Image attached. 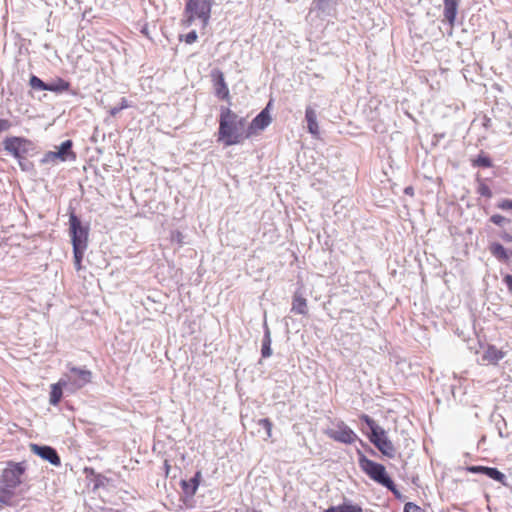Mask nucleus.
<instances>
[{"label":"nucleus","mask_w":512,"mask_h":512,"mask_svg":"<svg viewBox=\"0 0 512 512\" xmlns=\"http://www.w3.org/2000/svg\"><path fill=\"white\" fill-rule=\"evenodd\" d=\"M249 139L247 121L230 108L222 107L219 117L217 141L225 146L243 143Z\"/></svg>","instance_id":"obj_1"},{"label":"nucleus","mask_w":512,"mask_h":512,"mask_svg":"<svg viewBox=\"0 0 512 512\" xmlns=\"http://www.w3.org/2000/svg\"><path fill=\"white\" fill-rule=\"evenodd\" d=\"M27 465L25 461H8L0 475V503L13 506L14 491L25 480Z\"/></svg>","instance_id":"obj_2"},{"label":"nucleus","mask_w":512,"mask_h":512,"mask_svg":"<svg viewBox=\"0 0 512 512\" xmlns=\"http://www.w3.org/2000/svg\"><path fill=\"white\" fill-rule=\"evenodd\" d=\"M359 420L364 423L369 431L364 432L369 441L374 447L384 456L389 459L395 458L397 449L389 439L387 432L384 428L377 424V422L367 414H361Z\"/></svg>","instance_id":"obj_3"},{"label":"nucleus","mask_w":512,"mask_h":512,"mask_svg":"<svg viewBox=\"0 0 512 512\" xmlns=\"http://www.w3.org/2000/svg\"><path fill=\"white\" fill-rule=\"evenodd\" d=\"M214 0H187L184 8V17L181 26L189 28L196 20L202 28L209 25Z\"/></svg>","instance_id":"obj_4"},{"label":"nucleus","mask_w":512,"mask_h":512,"mask_svg":"<svg viewBox=\"0 0 512 512\" xmlns=\"http://www.w3.org/2000/svg\"><path fill=\"white\" fill-rule=\"evenodd\" d=\"M358 464L360 469L374 482L383 486L390 479V475L386 471L383 464L369 459L362 450L357 449Z\"/></svg>","instance_id":"obj_5"},{"label":"nucleus","mask_w":512,"mask_h":512,"mask_svg":"<svg viewBox=\"0 0 512 512\" xmlns=\"http://www.w3.org/2000/svg\"><path fill=\"white\" fill-rule=\"evenodd\" d=\"M69 234L73 247H88L89 227L82 226L75 213L69 215Z\"/></svg>","instance_id":"obj_6"},{"label":"nucleus","mask_w":512,"mask_h":512,"mask_svg":"<svg viewBox=\"0 0 512 512\" xmlns=\"http://www.w3.org/2000/svg\"><path fill=\"white\" fill-rule=\"evenodd\" d=\"M4 150L16 159L25 158L32 142L26 138L18 136L6 137L3 141Z\"/></svg>","instance_id":"obj_7"},{"label":"nucleus","mask_w":512,"mask_h":512,"mask_svg":"<svg viewBox=\"0 0 512 512\" xmlns=\"http://www.w3.org/2000/svg\"><path fill=\"white\" fill-rule=\"evenodd\" d=\"M336 426L337 429H329L326 432L327 436L334 441L343 444H352L360 440L357 434L343 421H340Z\"/></svg>","instance_id":"obj_8"},{"label":"nucleus","mask_w":512,"mask_h":512,"mask_svg":"<svg viewBox=\"0 0 512 512\" xmlns=\"http://www.w3.org/2000/svg\"><path fill=\"white\" fill-rule=\"evenodd\" d=\"M271 106L272 104L269 102L267 106L247 126L249 138L259 135L267 126L270 125L272 121L270 114Z\"/></svg>","instance_id":"obj_9"},{"label":"nucleus","mask_w":512,"mask_h":512,"mask_svg":"<svg viewBox=\"0 0 512 512\" xmlns=\"http://www.w3.org/2000/svg\"><path fill=\"white\" fill-rule=\"evenodd\" d=\"M211 78L215 95L221 100H230L229 88L225 82L224 74L219 69H214L211 72Z\"/></svg>","instance_id":"obj_10"},{"label":"nucleus","mask_w":512,"mask_h":512,"mask_svg":"<svg viewBox=\"0 0 512 512\" xmlns=\"http://www.w3.org/2000/svg\"><path fill=\"white\" fill-rule=\"evenodd\" d=\"M30 450L41 457L42 459L50 462L54 466L61 465V459L56 450L50 446H39L37 444H30Z\"/></svg>","instance_id":"obj_11"},{"label":"nucleus","mask_w":512,"mask_h":512,"mask_svg":"<svg viewBox=\"0 0 512 512\" xmlns=\"http://www.w3.org/2000/svg\"><path fill=\"white\" fill-rule=\"evenodd\" d=\"M70 372L73 373L76 377L74 379H69L68 381H70L76 389L84 387L92 380V372L90 370L71 367Z\"/></svg>","instance_id":"obj_12"},{"label":"nucleus","mask_w":512,"mask_h":512,"mask_svg":"<svg viewBox=\"0 0 512 512\" xmlns=\"http://www.w3.org/2000/svg\"><path fill=\"white\" fill-rule=\"evenodd\" d=\"M202 472L198 470L190 480H181L180 487L183 493L188 497H193L201 483Z\"/></svg>","instance_id":"obj_13"},{"label":"nucleus","mask_w":512,"mask_h":512,"mask_svg":"<svg viewBox=\"0 0 512 512\" xmlns=\"http://www.w3.org/2000/svg\"><path fill=\"white\" fill-rule=\"evenodd\" d=\"M305 121L307 123V131L316 139L320 138V129L317 121V113L311 106L306 107Z\"/></svg>","instance_id":"obj_14"},{"label":"nucleus","mask_w":512,"mask_h":512,"mask_svg":"<svg viewBox=\"0 0 512 512\" xmlns=\"http://www.w3.org/2000/svg\"><path fill=\"white\" fill-rule=\"evenodd\" d=\"M460 1L461 0H443L444 20L447 21L451 27H453L455 25Z\"/></svg>","instance_id":"obj_15"},{"label":"nucleus","mask_w":512,"mask_h":512,"mask_svg":"<svg viewBox=\"0 0 512 512\" xmlns=\"http://www.w3.org/2000/svg\"><path fill=\"white\" fill-rule=\"evenodd\" d=\"M68 384V380L60 379L57 383H53L50 386L49 403L53 406H57L63 396V388Z\"/></svg>","instance_id":"obj_16"},{"label":"nucleus","mask_w":512,"mask_h":512,"mask_svg":"<svg viewBox=\"0 0 512 512\" xmlns=\"http://www.w3.org/2000/svg\"><path fill=\"white\" fill-rule=\"evenodd\" d=\"M339 0H313L314 8L324 16H332Z\"/></svg>","instance_id":"obj_17"},{"label":"nucleus","mask_w":512,"mask_h":512,"mask_svg":"<svg viewBox=\"0 0 512 512\" xmlns=\"http://www.w3.org/2000/svg\"><path fill=\"white\" fill-rule=\"evenodd\" d=\"M490 253L501 263L508 264L510 261V255L512 256V250L510 254L508 250L499 242H493L489 246Z\"/></svg>","instance_id":"obj_18"},{"label":"nucleus","mask_w":512,"mask_h":512,"mask_svg":"<svg viewBox=\"0 0 512 512\" xmlns=\"http://www.w3.org/2000/svg\"><path fill=\"white\" fill-rule=\"evenodd\" d=\"M323 512H363V509L360 505L354 504L351 500L344 498L342 504L330 506Z\"/></svg>","instance_id":"obj_19"},{"label":"nucleus","mask_w":512,"mask_h":512,"mask_svg":"<svg viewBox=\"0 0 512 512\" xmlns=\"http://www.w3.org/2000/svg\"><path fill=\"white\" fill-rule=\"evenodd\" d=\"M55 152L61 162L67 161L69 159L74 160L76 158L75 152L72 151V141L71 140L64 141L58 147V150Z\"/></svg>","instance_id":"obj_20"},{"label":"nucleus","mask_w":512,"mask_h":512,"mask_svg":"<svg viewBox=\"0 0 512 512\" xmlns=\"http://www.w3.org/2000/svg\"><path fill=\"white\" fill-rule=\"evenodd\" d=\"M505 353L502 350L497 349L493 345H489L484 351L483 360H487L489 363L496 364L498 361L503 359Z\"/></svg>","instance_id":"obj_21"},{"label":"nucleus","mask_w":512,"mask_h":512,"mask_svg":"<svg viewBox=\"0 0 512 512\" xmlns=\"http://www.w3.org/2000/svg\"><path fill=\"white\" fill-rule=\"evenodd\" d=\"M291 310L302 315L308 311L306 299L298 291L294 293Z\"/></svg>","instance_id":"obj_22"},{"label":"nucleus","mask_w":512,"mask_h":512,"mask_svg":"<svg viewBox=\"0 0 512 512\" xmlns=\"http://www.w3.org/2000/svg\"><path fill=\"white\" fill-rule=\"evenodd\" d=\"M483 475L487 476L490 479H493L504 486H508L506 482V476L496 467H485Z\"/></svg>","instance_id":"obj_23"},{"label":"nucleus","mask_w":512,"mask_h":512,"mask_svg":"<svg viewBox=\"0 0 512 512\" xmlns=\"http://www.w3.org/2000/svg\"><path fill=\"white\" fill-rule=\"evenodd\" d=\"M70 89V83L63 78H57L51 83H48L47 91L62 93Z\"/></svg>","instance_id":"obj_24"},{"label":"nucleus","mask_w":512,"mask_h":512,"mask_svg":"<svg viewBox=\"0 0 512 512\" xmlns=\"http://www.w3.org/2000/svg\"><path fill=\"white\" fill-rule=\"evenodd\" d=\"M473 167L490 168L493 166L490 156L481 151L475 159L472 160Z\"/></svg>","instance_id":"obj_25"},{"label":"nucleus","mask_w":512,"mask_h":512,"mask_svg":"<svg viewBox=\"0 0 512 512\" xmlns=\"http://www.w3.org/2000/svg\"><path fill=\"white\" fill-rule=\"evenodd\" d=\"M383 487H385L387 490L392 492V494L394 495V497L396 499L401 500V501L405 499V496L399 491V489L397 488V485L394 483L392 478L388 479L384 483Z\"/></svg>","instance_id":"obj_26"},{"label":"nucleus","mask_w":512,"mask_h":512,"mask_svg":"<svg viewBox=\"0 0 512 512\" xmlns=\"http://www.w3.org/2000/svg\"><path fill=\"white\" fill-rule=\"evenodd\" d=\"M271 338L269 331H266L264 338L262 340V348L261 353L264 358H267L271 355Z\"/></svg>","instance_id":"obj_27"},{"label":"nucleus","mask_w":512,"mask_h":512,"mask_svg":"<svg viewBox=\"0 0 512 512\" xmlns=\"http://www.w3.org/2000/svg\"><path fill=\"white\" fill-rule=\"evenodd\" d=\"M476 180L478 182L477 193L483 197L491 198L493 194L489 186L486 185L484 180L481 179L480 177H477Z\"/></svg>","instance_id":"obj_28"},{"label":"nucleus","mask_w":512,"mask_h":512,"mask_svg":"<svg viewBox=\"0 0 512 512\" xmlns=\"http://www.w3.org/2000/svg\"><path fill=\"white\" fill-rule=\"evenodd\" d=\"M29 84L33 89L47 91L48 83L43 82L39 77L32 75Z\"/></svg>","instance_id":"obj_29"},{"label":"nucleus","mask_w":512,"mask_h":512,"mask_svg":"<svg viewBox=\"0 0 512 512\" xmlns=\"http://www.w3.org/2000/svg\"><path fill=\"white\" fill-rule=\"evenodd\" d=\"M489 221L499 227H504L507 224L511 223V220L500 215V214H494L490 217Z\"/></svg>","instance_id":"obj_30"},{"label":"nucleus","mask_w":512,"mask_h":512,"mask_svg":"<svg viewBox=\"0 0 512 512\" xmlns=\"http://www.w3.org/2000/svg\"><path fill=\"white\" fill-rule=\"evenodd\" d=\"M258 425L264 430V437H271L272 423L268 419L258 420Z\"/></svg>","instance_id":"obj_31"},{"label":"nucleus","mask_w":512,"mask_h":512,"mask_svg":"<svg viewBox=\"0 0 512 512\" xmlns=\"http://www.w3.org/2000/svg\"><path fill=\"white\" fill-rule=\"evenodd\" d=\"M198 40L196 31H190L189 33L179 35V41H184L186 44H193Z\"/></svg>","instance_id":"obj_32"},{"label":"nucleus","mask_w":512,"mask_h":512,"mask_svg":"<svg viewBox=\"0 0 512 512\" xmlns=\"http://www.w3.org/2000/svg\"><path fill=\"white\" fill-rule=\"evenodd\" d=\"M59 161L60 160L55 151H48L47 153H45L41 160V162L44 164H55Z\"/></svg>","instance_id":"obj_33"},{"label":"nucleus","mask_w":512,"mask_h":512,"mask_svg":"<svg viewBox=\"0 0 512 512\" xmlns=\"http://www.w3.org/2000/svg\"><path fill=\"white\" fill-rule=\"evenodd\" d=\"M87 247H73L74 262L83 260Z\"/></svg>","instance_id":"obj_34"},{"label":"nucleus","mask_w":512,"mask_h":512,"mask_svg":"<svg viewBox=\"0 0 512 512\" xmlns=\"http://www.w3.org/2000/svg\"><path fill=\"white\" fill-rule=\"evenodd\" d=\"M403 512H423V509L413 502H407L404 505Z\"/></svg>","instance_id":"obj_35"},{"label":"nucleus","mask_w":512,"mask_h":512,"mask_svg":"<svg viewBox=\"0 0 512 512\" xmlns=\"http://www.w3.org/2000/svg\"><path fill=\"white\" fill-rule=\"evenodd\" d=\"M497 208L501 210H512V199H502L497 203Z\"/></svg>","instance_id":"obj_36"},{"label":"nucleus","mask_w":512,"mask_h":512,"mask_svg":"<svg viewBox=\"0 0 512 512\" xmlns=\"http://www.w3.org/2000/svg\"><path fill=\"white\" fill-rule=\"evenodd\" d=\"M486 466L482 465H470L465 468L466 471L473 474H483Z\"/></svg>","instance_id":"obj_37"},{"label":"nucleus","mask_w":512,"mask_h":512,"mask_svg":"<svg viewBox=\"0 0 512 512\" xmlns=\"http://www.w3.org/2000/svg\"><path fill=\"white\" fill-rule=\"evenodd\" d=\"M502 281L506 285L508 292L512 295V274L504 275Z\"/></svg>","instance_id":"obj_38"},{"label":"nucleus","mask_w":512,"mask_h":512,"mask_svg":"<svg viewBox=\"0 0 512 512\" xmlns=\"http://www.w3.org/2000/svg\"><path fill=\"white\" fill-rule=\"evenodd\" d=\"M12 127V123L8 119L0 118V133L8 131Z\"/></svg>","instance_id":"obj_39"},{"label":"nucleus","mask_w":512,"mask_h":512,"mask_svg":"<svg viewBox=\"0 0 512 512\" xmlns=\"http://www.w3.org/2000/svg\"><path fill=\"white\" fill-rule=\"evenodd\" d=\"M359 443L361 444V446L365 449V451L373 456V457H376L377 456V452L372 448L370 447L367 443H365L363 440H359Z\"/></svg>","instance_id":"obj_40"},{"label":"nucleus","mask_w":512,"mask_h":512,"mask_svg":"<svg viewBox=\"0 0 512 512\" xmlns=\"http://www.w3.org/2000/svg\"><path fill=\"white\" fill-rule=\"evenodd\" d=\"M499 237L506 243H512V235L506 231L500 232Z\"/></svg>","instance_id":"obj_41"},{"label":"nucleus","mask_w":512,"mask_h":512,"mask_svg":"<svg viewBox=\"0 0 512 512\" xmlns=\"http://www.w3.org/2000/svg\"><path fill=\"white\" fill-rule=\"evenodd\" d=\"M118 106L120 107L121 110H123V109L130 107V104L126 98H122Z\"/></svg>","instance_id":"obj_42"},{"label":"nucleus","mask_w":512,"mask_h":512,"mask_svg":"<svg viewBox=\"0 0 512 512\" xmlns=\"http://www.w3.org/2000/svg\"><path fill=\"white\" fill-rule=\"evenodd\" d=\"M122 110L119 106L112 107L109 111L110 115L115 117L118 113H120Z\"/></svg>","instance_id":"obj_43"},{"label":"nucleus","mask_w":512,"mask_h":512,"mask_svg":"<svg viewBox=\"0 0 512 512\" xmlns=\"http://www.w3.org/2000/svg\"><path fill=\"white\" fill-rule=\"evenodd\" d=\"M483 126L486 128V129H489L491 127V119L489 117H487L486 115L483 117Z\"/></svg>","instance_id":"obj_44"},{"label":"nucleus","mask_w":512,"mask_h":512,"mask_svg":"<svg viewBox=\"0 0 512 512\" xmlns=\"http://www.w3.org/2000/svg\"><path fill=\"white\" fill-rule=\"evenodd\" d=\"M404 193L407 195H413V193H414L413 187H411V186L406 187L404 189Z\"/></svg>","instance_id":"obj_45"},{"label":"nucleus","mask_w":512,"mask_h":512,"mask_svg":"<svg viewBox=\"0 0 512 512\" xmlns=\"http://www.w3.org/2000/svg\"><path fill=\"white\" fill-rule=\"evenodd\" d=\"M74 266L76 271H80L82 269V261L74 262Z\"/></svg>","instance_id":"obj_46"},{"label":"nucleus","mask_w":512,"mask_h":512,"mask_svg":"<svg viewBox=\"0 0 512 512\" xmlns=\"http://www.w3.org/2000/svg\"><path fill=\"white\" fill-rule=\"evenodd\" d=\"M164 466H165L166 475H168L169 471H170V464L167 460L165 461Z\"/></svg>","instance_id":"obj_47"},{"label":"nucleus","mask_w":512,"mask_h":512,"mask_svg":"<svg viewBox=\"0 0 512 512\" xmlns=\"http://www.w3.org/2000/svg\"><path fill=\"white\" fill-rule=\"evenodd\" d=\"M253 512H257V511H253Z\"/></svg>","instance_id":"obj_48"}]
</instances>
